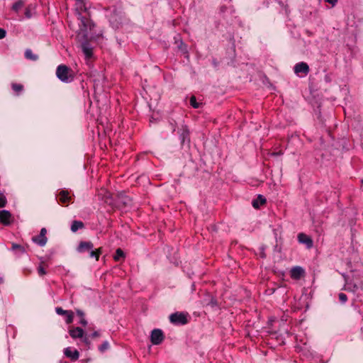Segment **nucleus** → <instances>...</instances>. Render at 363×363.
I'll return each mask as SVG.
<instances>
[{
	"label": "nucleus",
	"instance_id": "f257e3e1",
	"mask_svg": "<svg viewBox=\"0 0 363 363\" xmlns=\"http://www.w3.org/2000/svg\"><path fill=\"white\" fill-rule=\"evenodd\" d=\"M75 13L79 21V29L89 28L92 30L95 26L91 20V14L86 0H76Z\"/></svg>",
	"mask_w": 363,
	"mask_h": 363
},
{
	"label": "nucleus",
	"instance_id": "f03ea898",
	"mask_svg": "<svg viewBox=\"0 0 363 363\" xmlns=\"http://www.w3.org/2000/svg\"><path fill=\"white\" fill-rule=\"evenodd\" d=\"M76 38L86 57L91 58L93 50L89 43L94 38L92 30L89 28L79 29Z\"/></svg>",
	"mask_w": 363,
	"mask_h": 363
},
{
	"label": "nucleus",
	"instance_id": "7ed1b4c3",
	"mask_svg": "<svg viewBox=\"0 0 363 363\" xmlns=\"http://www.w3.org/2000/svg\"><path fill=\"white\" fill-rule=\"evenodd\" d=\"M56 76L65 83H69L74 79L73 72L65 65H60L56 69Z\"/></svg>",
	"mask_w": 363,
	"mask_h": 363
},
{
	"label": "nucleus",
	"instance_id": "20e7f679",
	"mask_svg": "<svg viewBox=\"0 0 363 363\" xmlns=\"http://www.w3.org/2000/svg\"><path fill=\"white\" fill-rule=\"evenodd\" d=\"M188 315L187 313L175 312L170 315L169 320L174 325H184L189 322Z\"/></svg>",
	"mask_w": 363,
	"mask_h": 363
},
{
	"label": "nucleus",
	"instance_id": "39448f33",
	"mask_svg": "<svg viewBox=\"0 0 363 363\" xmlns=\"http://www.w3.org/2000/svg\"><path fill=\"white\" fill-rule=\"evenodd\" d=\"M124 18V14L121 11L114 10L110 16L109 21L113 28H118L123 23Z\"/></svg>",
	"mask_w": 363,
	"mask_h": 363
},
{
	"label": "nucleus",
	"instance_id": "423d86ee",
	"mask_svg": "<svg viewBox=\"0 0 363 363\" xmlns=\"http://www.w3.org/2000/svg\"><path fill=\"white\" fill-rule=\"evenodd\" d=\"M164 336L163 332L160 329H154L150 335L151 342L155 345H158L162 342Z\"/></svg>",
	"mask_w": 363,
	"mask_h": 363
},
{
	"label": "nucleus",
	"instance_id": "0eeeda50",
	"mask_svg": "<svg viewBox=\"0 0 363 363\" xmlns=\"http://www.w3.org/2000/svg\"><path fill=\"white\" fill-rule=\"evenodd\" d=\"M55 312L57 315L65 316V322L67 324H70L74 320V313L70 310H64L61 307H56Z\"/></svg>",
	"mask_w": 363,
	"mask_h": 363
},
{
	"label": "nucleus",
	"instance_id": "6e6552de",
	"mask_svg": "<svg viewBox=\"0 0 363 363\" xmlns=\"http://www.w3.org/2000/svg\"><path fill=\"white\" fill-rule=\"evenodd\" d=\"M57 202L61 204H67L72 200L70 193L67 190L62 189L57 195Z\"/></svg>",
	"mask_w": 363,
	"mask_h": 363
},
{
	"label": "nucleus",
	"instance_id": "1a4fd4ad",
	"mask_svg": "<svg viewBox=\"0 0 363 363\" xmlns=\"http://www.w3.org/2000/svg\"><path fill=\"white\" fill-rule=\"evenodd\" d=\"M298 241L306 245L308 249H311L313 246V241L312 238L303 233H298Z\"/></svg>",
	"mask_w": 363,
	"mask_h": 363
},
{
	"label": "nucleus",
	"instance_id": "9d476101",
	"mask_svg": "<svg viewBox=\"0 0 363 363\" xmlns=\"http://www.w3.org/2000/svg\"><path fill=\"white\" fill-rule=\"evenodd\" d=\"M12 222V215L6 210L0 211V223L4 225H9Z\"/></svg>",
	"mask_w": 363,
	"mask_h": 363
},
{
	"label": "nucleus",
	"instance_id": "9b49d317",
	"mask_svg": "<svg viewBox=\"0 0 363 363\" xmlns=\"http://www.w3.org/2000/svg\"><path fill=\"white\" fill-rule=\"evenodd\" d=\"M305 274L304 269L299 266L294 267L290 271V277L295 280L300 279Z\"/></svg>",
	"mask_w": 363,
	"mask_h": 363
},
{
	"label": "nucleus",
	"instance_id": "f8f14e48",
	"mask_svg": "<svg viewBox=\"0 0 363 363\" xmlns=\"http://www.w3.org/2000/svg\"><path fill=\"white\" fill-rule=\"evenodd\" d=\"M64 354L72 361H76L79 357V352L76 349H72L70 347L64 349Z\"/></svg>",
	"mask_w": 363,
	"mask_h": 363
},
{
	"label": "nucleus",
	"instance_id": "ddd939ff",
	"mask_svg": "<svg viewBox=\"0 0 363 363\" xmlns=\"http://www.w3.org/2000/svg\"><path fill=\"white\" fill-rule=\"evenodd\" d=\"M69 334L73 339L82 338L85 334L84 330L80 327H72L69 330Z\"/></svg>",
	"mask_w": 363,
	"mask_h": 363
},
{
	"label": "nucleus",
	"instance_id": "4468645a",
	"mask_svg": "<svg viewBox=\"0 0 363 363\" xmlns=\"http://www.w3.org/2000/svg\"><path fill=\"white\" fill-rule=\"evenodd\" d=\"M294 72L297 74L303 73L306 75L309 72V67L307 63L301 62L295 65L294 67Z\"/></svg>",
	"mask_w": 363,
	"mask_h": 363
},
{
	"label": "nucleus",
	"instance_id": "2eb2a0df",
	"mask_svg": "<svg viewBox=\"0 0 363 363\" xmlns=\"http://www.w3.org/2000/svg\"><path fill=\"white\" fill-rule=\"evenodd\" d=\"M94 248V245L90 241H82L79 242L77 251L80 253H84L85 252H89V250Z\"/></svg>",
	"mask_w": 363,
	"mask_h": 363
},
{
	"label": "nucleus",
	"instance_id": "dca6fc26",
	"mask_svg": "<svg viewBox=\"0 0 363 363\" xmlns=\"http://www.w3.org/2000/svg\"><path fill=\"white\" fill-rule=\"evenodd\" d=\"M132 204V199L126 195H121L118 199V205L119 207H127Z\"/></svg>",
	"mask_w": 363,
	"mask_h": 363
},
{
	"label": "nucleus",
	"instance_id": "f3484780",
	"mask_svg": "<svg viewBox=\"0 0 363 363\" xmlns=\"http://www.w3.org/2000/svg\"><path fill=\"white\" fill-rule=\"evenodd\" d=\"M179 138L182 145H184L186 141L188 143L190 142L189 131L186 126L182 127L179 135Z\"/></svg>",
	"mask_w": 363,
	"mask_h": 363
},
{
	"label": "nucleus",
	"instance_id": "a211bd4d",
	"mask_svg": "<svg viewBox=\"0 0 363 363\" xmlns=\"http://www.w3.org/2000/svg\"><path fill=\"white\" fill-rule=\"evenodd\" d=\"M266 202V199L262 195L259 194L257 197L252 201V205L255 209H258L261 206L265 204Z\"/></svg>",
	"mask_w": 363,
	"mask_h": 363
},
{
	"label": "nucleus",
	"instance_id": "6ab92c4d",
	"mask_svg": "<svg viewBox=\"0 0 363 363\" xmlns=\"http://www.w3.org/2000/svg\"><path fill=\"white\" fill-rule=\"evenodd\" d=\"M32 240L38 244V245L43 247V246H45L47 241H48V238L46 236H43V235H38L37 236H34L32 238Z\"/></svg>",
	"mask_w": 363,
	"mask_h": 363
},
{
	"label": "nucleus",
	"instance_id": "aec40b11",
	"mask_svg": "<svg viewBox=\"0 0 363 363\" xmlns=\"http://www.w3.org/2000/svg\"><path fill=\"white\" fill-rule=\"evenodd\" d=\"M11 250L15 252L18 255L25 254L26 252V249L23 246L16 243L12 244Z\"/></svg>",
	"mask_w": 363,
	"mask_h": 363
},
{
	"label": "nucleus",
	"instance_id": "412c9836",
	"mask_svg": "<svg viewBox=\"0 0 363 363\" xmlns=\"http://www.w3.org/2000/svg\"><path fill=\"white\" fill-rule=\"evenodd\" d=\"M84 228V224L81 220H74L71 225V230L73 233L77 232L79 229Z\"/></svg>",
	"mask_w": 363,
	"mask_h": 363
},
{
	"label": "nucleus",
	"instance_id": "4be33fe9",
	"mask_svg": "<svg viewBox=\"0 0 363 363\" xmlns=\"http://www.w3.org/2000/svg\"><path fill=\"white\" fill-rule=\"evenodd\" d=\"M125 257V254L124 252L121 249L118 248L116 250L115 255H113V259L116 262H119L121 259H124Z\"/></svg>",
	"mask_w": 363,
	"mask_h": 363
},
{
	"label": "nucleus",
	"instance_id": "5701e85b",
	"mask_svg": "<svg viewBox=\"0 0 363 363\" xmlns=\"http://www.w3.org/2000/svg\"><path fill=\"white\" fill-rule=\"evenodd\" d=\"M102 254V248L99 247L96 250H89V257L91 258H95L96 261L99 260L100 255Z\"/></svg>",
	"mask_w": 363,
	"mask_h": 363
},
{
	"label": "nucleus",
	"instance_id": "b1692460",
	"mask_svg": "<svg viewBox=\"0 0 363 363\" xmlns=\"http://www.w3.org/2000/svg\"><path fill=\"white\" fill-rule=\"evenodd\" d=\"M48 267V265L45 264L44 262H41L38 267V273L39 276L43 277L47 274V272L45 270V268Z\"/></svg>",
	"mask_w": 363,
	"mask_h": 363
},
{
	"label": "nucleus",
	"instance_id": "393cba45",
	"mask_svg": "<svg viewBox=\"0 0 363 363\" xmlns=\"http://www.w3.org/2000/svg\"><path fill=\"white\" fill-rule=\"evenodd\" d=\"M25 57L28 60H31L33 61L38 60V56L37 55L33 54V51L30 49H27L25 52Z\"/></svg>",
	"mask_w": 363,
	"mask_h": 363
},
{
	"label": "nucleus",
	"instance_id": "a878e982",
	"mask_svg": "<svg viewBox=\"0 0 363 363\" xmlns=\"http://www.w3.org/2000/svg\"><path fill=\"white\" fill-rule=\"evenodd\" d=\"M283 154H284V150L281 148V145H275L273 147V151L272 152L271 155L274 156V157H277V156L282 155Z\"/></svg>",
	"mask_w": 363,
	"mask_h": 363
},
{
	"label": "nucleus",
	"instance_id": "bb28decb",
	"mask_svg": "<svg viewBox=\"0 0 363 363\" xmlns=\"http://www.w3.org/2000/svg\"><path fill=\"white\" fill-rule=\"evenodd\" d=\"M77 315L80 318L79 324H81L82 326H86L87 325V321L84 318V313L77 309L76 310Z\"/></svg>",
	"mask_w": 363,
	"mask_h": 363
},
{
	"label": "nucleus",
	"instance_id": "cd10ccee",
	"mask_svg": "<svg viewBox=\"0 0 363 363\" xmlns=\"http://www.w3.org/2000/svg\"><path fill=\"white\" fill-rule=\"evenodd\" d=\"M24 4V0H18L13 4L12 9L16 12H18L23 7Z\"/></svg>",
	"mask_w": 363,
	"mask_h": 363
},
{
	"label": "nucleus",
	"instance_id": "c85d7f7f",
	"mask_svg": "<svg viewBox=\"0 0 363 363\" xmlns=\"http://www.w3.org/2000/svg\"><path fill=\"white\" fill-rule=\"evenodd\" d=\"M13 91L18 95L23 90V85L17 83H13L11 84Z\"/></svg>",
	"mask_w": 363,
	"mask_h": 363
},
{
	"label": "nucleus",
	"instance_id": "c756f323",
	"mask_svg": "<svg viewBox=\"0 0 363 363\" xmlns=\"http://www.w3.org/2000/svg\"><path fill=\"white\" fill-rule=\"evenodd\" d=\"M189 103L194 108H198L201 106V103H199L196 101V98L194 96H191L189 100Z\"/></svg>",
	"mask_w": 363,
	"mask_h": 363
},
{
	"label": "nucleus",
	"instance_id": "7c9ffc66",
	"mask_svg": "<svg viewBox=\"0 0 363 363\" xmlns=\"http://www.w3.org/2000/svg\"><path fill=\"white\" fill-rule=\"evenodd\" d=\"M89 337H90L89 336H87L84 334L83 337L81 338L82 342L84 344L86 349H88V350L90 349V347H91V341L89 340Z\"/></svg>",
	"mask_w": 363,
	"mask_h": 363
},
{
	"label": "nucleus",
	"instance_id": "2f4dec72",
	"mask_svg": "<svg viewBox=\"0 0 363 363\" xmlns=\"http://www.w3.org/2000/svg\"><path fill=\"white\" fill-rule=\"evenodd\" d=\"M109 348V343L108 341H104L99 347V350L100 352L104 353Z\"/></svg>",
	"mask_w": 363,
	"mask_h": 363
},
{
	"label": "nucleus",
	"instance_id": "473e14b6",
	"mask_svg": "<svg viewBox=\"0 0 363 363\" xmlns=\"http://www.w3.org/2000/svg\"><path fill=\"white\" fill-rule=\"evenodd\" d=\"M6 203L7 200L6 196L3 194L0 193V208H4L6 205Z\"/></svg>",
	"mask_w": 363,
	"mask_h": 363
},
{
	"label": "nucleus",
	"instance_id": "72a5a7b5",
	"mask_svg": "<svg viewBox=\"0 0 363 363\" xmlns=\"http://www.w3.org/2000/svg\"><path fill=\"white\" fill-rule=\"evenodd\" d=\"M338 298H339V300L342 303H345L347 301V296L344 293H340L338 294Z\"/></svg>",
	"mask_w": 363,
	"mask_h": 363
},
{
	"label": "nucleus",
	"instance_id": "f704fd0d",
	"mask_svg": "<svg viewBox=\"0 0 363 363\" xmlns=\"http://www.w3.org/2000/svg\"><path fill=\"white\" fill-rule=\"evenodd\" d=\"M6 32L4 28H0V40L6 37Z\"/></svg>",
	"mask_w": 363,
	"mask_h": 363
},
{
	"label": "nucleus",
	"instance_id": "c9c22d12",
	"mask_svg": "<svg viewBox=\"0 0 363 363\" xmlns=\"http://www.w3.org/2000/svg\"><path fill=\"white\" fill-rule=\"evenodd\" d=\"M100 336V333L99 331H94V333H92L89 337L92 339L94 338H96V337H98Z\"/></svg>",
	"mask_w": 363,
	"mask_h": 363
},
{
	"label": "nucleus",
	"instance_id": "e433bc0d",
	"mask_svg": "<svg viewBox=\"0 0 363 363\" xmlns=\"http://www.w3.org/2000/svg\"><path fill=\"white\" fill-rule=\"evenodd\" d=\"M325 1L328 2L329 4H332L333 6H334L337 4V0H325Z\"/></svg>",
	"mask_w": 363,
	"mask_h": 363
},
{
	"label": "nucleus",
	"instance_id": "4c0bfd02",
	"mask_svg": "<svg viewBox=\"0 0 363 363\" xmlns=\"http://www.w3.org/2000/svg\"><path fill=\"white\" fill-rule=\"evenodd\" d=\"M46 233H47L46 229L45 228H43L40 230V235H43V236H46Z\"/></svg>",
	"mask_w": 363,
	"mask_h": 363
},
{
	"label": "nucleus",
	"instance_id": "58836bf2",
	"mask_svg": "<svg viewBox=\"0 0 363 363\" xmlns=\"http://www.w3.org/2000/svg\"><path fill=\"white\" fill-rule=\"evenodd\" d=\"M25 14H26L27 18H30V11L28 9H26Z\"/></svg>",
	"mask_w": 363,
	"mask_h": 363
},
{
	"label": "nucleus",
	"instance_id": "ea45409f",
	"mask_svg": "<svg viewBox=\"0 0 363 363\" xmlns=\"http://www.w3.org/2000/svg\"><path fill=\"white\" fill-rule=\"evenodd\" d=\"M154 120H156V119H155V118L153 117V116L152 115V116H151V117H150V123H152Z\"/></svg>",
	"mask_w": 363,
	"mask_h": 363
},
{
	"label": "nucleus",
	"instance_id": "a19ab883",
	"mask_svg": "<svg viewBox=\"0 0 363 363\" xmlns=\"http://www.w3.org/2000/svg\"><path fill=\"white\" fill-rule=\"evenodd\" d=\"M4 282V278L0 277V284H3Z\"/></svg>",
	"mask_w": 363,
	"mask_h": 363
}]
</instances>
